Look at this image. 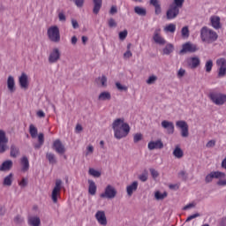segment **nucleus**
Returning <instances> with one entry per match:
<instances>
[{"label": "nucleus", "instance_id": "nucleus-58", "mask_svg": "<svg viewBox=\"0 0 226 226\" xmlns=\"http://www.w3.org/2000/svg\"><path fill=\"white\" fill-rule=\"evenodd\" d=\"M60 22H66V16L63 12L58 13Z\"/></svg>", "mask_w": 226, "mask_h": 226}, {"label": "nucleus", "instance_id": "nucleus-12", "mask_svg": "<svg viewBox=\"0 0 226 226\" xmlns=\"http://www.w3.org/2000/svg\"><path fill=\"white\" fill-rule=\"evenodd\" d=\"M95 219L99 225L102 226H107V215H105V211L103 210H99L95 213Z\"/></svg>", "mask_w": 226, "mask_h": 226}, {"label": "nucleus", "instance_id": "nucleus-27", "mask_svg": "<svg viewBox=\"0 0 226 226\" xmlns=\"http://www.w3.org/2000/svg\"><path fill=\"white\" fill-rule=\"evenodd\" d=\"M111 99H112V94H110V92H109V91L102 92L98 96V100L100 102H107Z\"/></svg>", "mask_w": 226, "mask_h": 226}, {"label": "nucleus", "instance_id": "nucleus-50", "mask_svg": "<svg viewBox=\"0 0 226 226\" xmlns=\"http://www.w3.org/2000/svg\"><path fill=\"white\" fill-rule=\"evenodd\" d=\"M140 140H142V133L139 132V133L134 134V136H133L134 144L140 142Z\"/></svg>", "mask_w": 226, "mask_h": 226}, {"label": "nucleus", "instance_id": "nucleus-24", "mask_svg": "<svg viewBox=\"0 0 226 226\" xmlns=\"http://www.w3.org/2000/svg\"><path fill=\"white\" fill-rule=\"evenodd\" d=\"M20 165H21V172L26 173L29 170V159L27 157L23 156L20 159Z\"/></svg>", "mask_w": 226, "mask_h": 226}, {"label": "nucleus", "instance_id": "nucleus-39", "mask_svg": "<svg viewBox=\"0 0 226 226\" xmlns=\"http://www.w3.org/2000/svg\"><path fill=\"white\" fill-rule=\"evenodd\" d=\"M38 140H39V144L34 145L35 149H40L43 142H45V138L43 136V133H40L38 135Z\"/></svg>", "mask_w": 226, "mask_h": 226}, {"label": "nucleus", "instance_id": "nucleus-49", "mask_svg": "<svg viewBox=\"0 0 226 226\" xmlns=\"http://www.w3.org/2000/svg\"><path fill=\"white\" fill-rule=\"evenodd\" d=\"M18 183H19V186H20V188H26V186H27L28 180H27V178L23 177Z\"/></svg>", "mask_w": 226, "mask_h": 226}, {"label": "nucleus", "instance_id": "nucleus-38", "mask_svg": "<svg viewBox=\"0 0 226 226\" xmlns=\"http://www.w3.org/2000/svg\"><path fill=\"white\" fill-rule=\"evenodd\" d=\"M19 154H20V152L19 150V147L12 145L11 147V158H17V156H19Z\"/></svg>", "mask_w": 226, "mask_h": 226}, {"label": "nucleus", "instance_id": "nucleus-9", "mask_svg": "<svg viewBox=\"0 0 226 226\" xmlns=\"http://www.w3.org/2000/svg\"><path fill=\"white\" fill-rule=\"evenodd\" d=\"M226 175L222 171H213L210 174L207 175L205 181L206 183H211L213 179H225Z\"/></svg>", "mask_w": 226, "mask_h": 226}, {"label": "nucleus", "instance_id": "nucleus-13", "mask_svg": "<svg viewBox=\"0 0 226 226\" xmlns=\"http://www.w3.org/2000/svg\"><path fill=\"white\" fill-rule=\"evenodd\" d=\"M162 128H163L164 130H166V133H168V135H172L174 134L175 132V128H174V123L169 120H163L161 123Z\"/></svg>", "mask_w": 226, "mask_h": 226}, {"label": "nucleus", "instance_id": "nucleus-55", "mask_svg": "<svg viewBox=\"0 0 226 226\" xmlns=\"http://www.w3.org/2000/svg\"><path fill=\"white\" fill-rule=\"evenodd\" d=\"M199 216H200V214L199 213L192 215L189 217H187L186 222H192V220H195V218H199Z\"/></svg>", "mask_w": 226, "mask_h": 226}, {"label": "nucleus", "instance_id": "nucleus-40", "mask_svg": "<svg viewBox=\"0 0 226 226\" xmlns=\"http://www.w3.org/2000/svg\"><path fill=\"white\" fill-rule=\"evenodd\" d=\"M165 33H176V25L173 23L169 24L164 27Z\"/></svg>", "mask_w": 226, "mask_h": 226}, {"label": "nucleus", "instance_id": "nucleus-5", "mask_svg": "<svg viewBox=\"0 0 226 226\" xmlns=\"http://www.w3.org/2000/svg\"><path fill=\"white\" fill-rule=\"evenodd\" d=\"M101 199H108V200H112L116 199L117 197V190L114 185H108L104 188V192L100 194Z\"/></svg>", "mask_w": 226, "mask_h": 226}, {"label": "nucleus", "instance_id": "nucleus-18", "mask_svg": "<svg viewBox=\"0 0 226 226\" xmlns=\"http://www.w3.org/2000/svg\"><path fill=\"white\" fill-rule=\"evenodd\" d=\"M160 28L155 29L153 36V40L157 45H165L167 43V41L162 35L160 34Z\"/></svg>", "mask_w": 226, "mask_h": 226}, {"label": "nucleus", "instance_id": "nucleus-8", "mask_svg": "<svg viewBox=\"0 0 226 226\" xmlns=\"http://www.w3.org/2000/svg\"><path fill=\"white\" fill-rule=\"evenodd\" d=\"M176 126L177 128H179V130H181V137H183L184 139H186V137L190 135V132L188 131V123H186V121L178 120L176 122Z\"/></svg>", "mask_w": 226, "mask_h": 226}, {"label": "nucleus", "instance_id": "nucleus-30", "mask_svg": "<svg viewBox=\"0 0 226 226\" xmlns=\"http://www.w3.org/2000/svg\"><path fill=\"white\" fill-rule=\"evenodd\" d=\"M134 13L139 17H146V15H147V10H146L144 7L136 6L134 7Z\"/></svg>", "mask_w": 226, "mask_h": 226}, {"label": "nucleus", "instance_id": "nucleus-32", "mask_svg": "<svg viewBox=\"0 0 226 226\" xmlns=\"http://www.w3.org/2000/svg\"><path fill=\"white\" fill-rule=\"evenodd\" d=\"M88 193L96 195V184L93 180H88Z\"/></svg>", "mask_w": 226, "mask_h": 226}, {"label": "nucleus", "instance_id": "nucleus-52", "mask_svg": "<svg viewBox=\"0 0 226 226\" xmlns=\"http://www.w3.org/2000/svg\"><path fill=\"white\" fill-rule=\"evenodd\" d=\"M93 153H94V147H93V145L87 147L86 156H89V154H93Z\"/></svg>", "mask_w": 226, "mask_h": 226}, {"label": "nucleus", "instance_id": "nucleus-23", "mask_svg": "<svg viewBox=\"0 0 226 226\" xmlns=\"http://www.w3.org/2000/svg\"><path fill=\"white\" fill-rule=\"evenodd\" d=\"M7 88L9 89L10 93H15L17 90L15 87V78H13V76H9L7 78Z\"/></svg>", "mask_w": 226, "mask_h": 226}, {"label": "nucleus", "instance_id": "nucleus-29", "mask_svg": "<svg viewBox=\"0 0 226 226\" xmlns=\"http://www.w3.org/2000/svg\"><path fill=\"white\" fill-rule=\"evenodd\" d=\"M173 156H175V158H177L178 160L185 156V153L179 146H176L175 149L173 150Z\"/></svg>", "mask_w": 226, "mask_h": 226}, {"label": "nucleus", "instance_id": "nucleus-59", "mask_svg": "<svg viewBox=\"0 0 226 226\" xmlns=\"http://www.w3.org/2000/svg\"><path fill=\"white\" fill-rule=\"evenodd\" d=\"M217 182L218 186H226V179L225 178H218Z\"/></svg>", "mask_w": 226, "mask_h": 226}, {"label": "nucleus", "instance_id": "nucleus-64", "mask_svg": "<svg viewBox=\"0 0 226 226\" xmlns=\"http://www.w3.org/2000/svg\"><path fill=\"white\" fill-rule=\"evenodd\" d=\"M219 226H226V216L221 219Z\"/></svg>", "mask_w": 226, "mask_h": 226}, {"label": "nucleus", "instance_id": "nucleus-53", "mask_svg": "<svg viewBox=\"0 0 226 226\" xmlns=\"http://www.w3.org/2000/svg\"><path fill=\"white\" fill-rule=\"evenodd\" d=\"M84 3H86V0H74V4L77 8H83Z\"/></svg>", "mask_w": 226, "mask_h": 226}, {"label": "nucleus", "instance_id": "nucleus-41", "mask_svg": "<svg viewBox=\"0 0 226 226\" xmlns=\"http://www.w3.org/2000/svg\"><path fill=\"white\" fill-rule=\"evenodd\" d=\"M213 70V60H207L205 64V71L207 73H211Z\"/></svg>", "mask_w": 226, "mask_h": 226}, {"label": "nucleus", "instance_id": "nucleus-54", "mask_svg": "<svg viewBox=\"0 0 226 226\" xmlns=\"http://www.w3.org/2000/svg\"><path fill=\"white\" fill-rule=\"evenodd\" d=\"M150 174L154 179H156L160 176V173L154 169H150Z\"/></svg>", "mask_w": 226, "mask_h": 226}, {"label": "nucleus", "instance_id": "nucleus-14", "mask_svg": "<svg viewBox=\"0 0 226 226\" xmlns=\"http://www.w3.org/2000/svg\"><path fill=\"white\" fill-rule=\"evenodd\" d=\"M187 52H197V45L192 44V42H186L183 44L182 49L180 50V54H187Z\"/></svg>", "mask_w": 226, "mask_h": 226}, {"label": "nucleus", "instance_id": "nucleus-19", "mask_svg": "<svg viewBox=\"0 0 226 226\" xmlns=\"http://www.w3.org/2000/svg\"><path fill=\"white\" fill-rule=\"evenodd\" d=\"M187 64L189 68L194 70L195 68H198V66H200V58H199V56L189 57L187 58Z\"/></svg>", "mask_w": 226, "mask_h": 226}, {"label": "nucleus", "instance_id": "nucleus-35", "mask_svg": "<svg viewBox=\"0 0 226 226\" xmlns=\"http://www.w3.org/2000/svg\"><path fill=\"white\" fill-rule=\"evenodd\" d=\"M12 183H13V173H11L4 178V186H11Z\"/></svg>", "mask_w": 226, "mask_h": 226}, {"label": "nucleus", "instance_id": "nucleus-16", "mask_svg": "<svg viewBox=\"0 0 226 226\" xmlns=\"http://www.w3.org/2000/svg\"><path fill=\"white\" fill-rule=\"evenodd\" d=\"M19 84L21 89H27V87H29V79L27 74H26L25 72L21 73L19 78Z\"/></svg>", "mask_w": 226, "mask_h": 226}, {"label": "nucleus", "instance_id": "nucleus-22", "mask_svg": "<svg viewBox=\"0 0 226 226\" xmlns=\"http://www.w3.org/2000/svg\"><path fill=\"white\" fill-rule=\"evenodd\" d=\"M221 19L219 16H211L210 17V22H211V26L212 27H214V29H221L222 28V23L220 22Z\"/></svg>", "mask_w": 226, "mask_h": 226}, {"label": "nucleus", "instance_id": "nucleus-31", "mask_svg": "<svg viewBox=\"0 0 226 226\" xmlns=\"http://www.w3.org/2000/svg\"><path fill=\"white\" fill-rule=\"evenodd\" d=\"M150 4L155 8V15H160V13H162V6L158 0H150Z\"/></svg>", "mask_w": 226, "mask_h": 226}, {"label": "nucleus", "instance_id": "nucleus-20", "mask_svg": "<svg viewBox=\"0 0 226 226\" xmlns=\"http://www.w3.org/2000/svg\"><path fill=\"white\" fill-rule=\"evenodd\" d=\"M147 147L150 151H153L154 149H163V141H162V139L150 141L148 142Z\"/></svg>", "mask_w": 226, "mask_h": 226}, {"label": "nucleus", "instance_id": "nucleus-57", "mask_svg": "<svg viewBox=\"0 0 226 226\" xmlns=\"http://www.w3.org/2000/svg\"><path fill=\"white\" fill-rule=\"evenodd\" d=\"M108 24L109 27H116V26H117V23H116V20H114V19H109Z\"/></svg>", "mask_w": 226, "mask_h": 226}, {"label": "nucleus", "instance_id": "nucleus-11", "mask_svg": "<svg viewBox=\"0 0 226 226\" xmlns=\"http://www.w3.org/2000/svg\"><path fill=\"white\" fill-rule=\"evenodd\" d=\"M61 59V51L59 48H54L49 56V63H57Z\"/></svg>", "mask_w": 226, "mask_h": 226}, {"label": "nucleus", "instance_id": "nucleus-47", "mask_svg": "<svg viewBox=\"0 0 226 226\" xmlns=\"http://www.w3.org/2000/svg\"><path fill=\"white\" fill-rule=\"evenodd\" d=\"M126 36H128V30H124L118 34V38L122 41L126 40Z\"/></svg>", "mask_w": 226, "mask_h": 226}, {"label": "nucleus", "instance_id": "nucleus-44", "mask_svg": "<svg viewBox=\"0 0 226 226\" xmlns=\"http://www.w3.org/2000/svg\"><path fill=\"white\" fill-rule=\"evenodd\" d=\"M156 80H158V76L156 75H151L148 77V79H147V84H148V86H151L153 84H154L156 82Z\"/></svg>", "mask_w": 226, "mask_h": 226}, {"label": "nucleus", "instance_id": "nucleus-21", "mask_svg": "<svg viewBox=\"0 0 226 226\" xmlns=\"http://www.w3.org/2000/svg\"><path fill=\"white\" fill-rule=\"evenodd\" d=\"M139 188V182L133 181L132 184L126 186V193L128 197H132L133 193H135V191Z\"/></svg>", "mask_w": 226, "mask_h": 226}, {"label": "nucleus", "instance_id": "nucleus-10", "mask_svg": "<svg viewBox=\"0 0 226 226\" xmlns=\"http://www.w3.org/2000/svg\"><path fill=\"white\" fill-rule=\"evenodd\" d=\"M8 149V137L6 132L0 130V153H4Z\"/></svg>", "mask_w": 226, "mask_h": 226}, {"label": "nucleus", "instance_id": "nucleus-17", "mask_svg": "<svg viewBox=\"0 0 226 226\" xmlns=\"http://www.w3.org/2000/svg\"><path fill=\"white\" fill-rule=\"evenodd\" d=\"M53 148L58 154H64L66 152V148H64V145H63L60 139H56L53 142Z\"/></svg>", "mask_w": 226, "mask_h": 226}, {"label": "nucleus", "instance_id": "nucleus-45", "mask_svg": "<svg viewBox=\"0 0 226 226\" xmlns=\"http://www.w3.org/2000/svg\"><path fill=\"white\" fill-rule=\"evenodd\" d=\"M182 37L184 38H189L190 37V29L188 26H184L181 30Z\"/></svg>", "mask_w": 226, "mask_h": 226}, {"label": "nucleus", "instance_id": "nucleus-28", "mask_svg": "<svg viewBox=\"0 0 226 226\" xmlns=\"http://www.w3.org/2000/svg\"><path fill=\"white\" fill-rule=\"evenodd\" d=\"M11 167H13V162H11L10 160L5 161L2 163V165H0V171L4 172L6 170H10V169H11Z\"/></svg>", "mask_w": 226, "mask_h": 226}, {"label": "nucleus", "instance_id": "nucleus-6", "mask_svg": "<svg viewBox=\"0 0 226 226\" xmlns=\"http://www.w3.org/2000/svg\"><path fill=\"white\" fill-rule=\"evenodd\" d=\"M62 188H63V181H61V179H56L51 193V199L54 204H57V197H59V193H61Z\"/></svg>", "mask_w": 226, "mask_h": 226}, {"label": "nucleus", "instance_id": "nucleus-2", "mask_svg": "<svg viewBox=\"0 0 226 226\" xmlns=\"http://www.w3.org/2000/svg\"><path fill=\"white\" fill-rule=\"evenodd\" d=\"M200 38L204 43H213L218 40V34L207 26L200 29Z\"/></svg>", "mask_w": 226, "mask_h": 226}, {"label": "nucleus", "instance_id": "nucleus-4", "mask_svg": "<svg viewBox=\"0 0 226 226\" xmlns=\"http://www.w3.org/2000/svg\"><path fill=\"white\" fill-rule=\"evenodd\" d=\"M208 98L211 100L212 103L215 105H225L226 94L220 92H210Z\"/></svg>", "mask_w": 226, "mask_h": 226}, {"label": "nucleus", "instance_id": "nucleus-51", "mask_svg": "<svg viewBox=\"0 0 226 226\" xmlns=\"http://www.w3.org/2000/svg\"><path fill=\"white\" fill-rule=\"evenodd\" d=\"M116 87L118 91H128V87L122 85L119 82L116 83Z\"/></svg>", "mask_w": 226, "mask_h": 226}, {"label": "nucleus", "instance_id": "nucleus-56", "mask_svg": "<svg viewBox=\"0 0 226 226\" xmlns=\"http://www.w3.org/2000/svg\"><path fill=\"white\" fill-rule=\"evenodd\" d=\"M139 181H142V183H146L147 181V174L144 173L139 176Z\"/></svg>", "mask_w": 226, "mask_h": 226}, {"label": "nucleus", "instance_id": "nucleus-46", "mask_svg": "<svg viewBox=\"0 0 226 226\" xmlns=\"http://www.w3.org/2000/svg\"><path fill=\"white\" fill-rule=\"evenodd\" d=\"M98 80H99L102 87H107V76L102 75V77L98 78Z\"/></svg>", "mask_w": 226, "mask_h": 226}, {"label": "nucleus", "instance_id": "nucleus-60", "mask_svg": "<svg viewBox=\"0 0 226 226\" xmlns=\"http://www.w3.org/2000/svg\"><path fill=\"white\" fill-rule=\"evenodd\" d=\"M207 147H215V146H216V141L214 140V139H211L209 140L207 143Z\"/></svg>", "mask_w": 226, "mask_h": 226}, {"label": "nucleus", "instance_id": "nucleus-25", "mask_svg": "<svg viewBox=\"0 0 226 226\" xmlns=\"http://www.w3.org/2000/svg\"><path fill=\"white\" fill-rule=\"evenodd\" d=\"M93 13H94V15H98V13H100V10H102V4H103V0H93Z\"/></svg>", "mask_w": 226, "mask_h": 226}, {"label": "nucleus", "instance_id": "nucleus-3", "mask_svg": "<svg viewBox=\"0 0 226 226\" xmlns=\"http://www.w3.org/2000/svg\"><path fill=\"white\" fill-rule=\"evenodd\" d=\"M48 38L53 43H59L61 41V33L59 32V26H52L48 28L47 31Z\"/></svg>", "mask_w": 226, "mask_h": 226}, {"label": "nucleus", "instance_id": "nucleus-63", "mask_svg": "<svg viewBox=\"0 0 226 226\" xmlns=\"http://www.w3.org/2000/svg\"><path fill=\"white\" fill-rule=\"evenodd\" d=\"M14 222L15 223H22V222H24V218H22L20 215H17L14 218Z\"/></svg>", "mask_w": 226, "mask_h": 226}, {"label": "nucleus", "instance_id": "nucleus-7", "mask_svg": "<svg viewBox=\"0 0 226 226\" xmlns=\"http://www.w3.org/2000/svg\"><path fill=\"white\" fill-rule=\"evenodd\" d=\"M219 79H223L226 75V59L224 57L216 60Z\"/></svg>", "mask_w": 226, "mask_h": 226}, {"label": "nucleus", "instance_id": "nucleus-48", "mask_svg": "<svg viewBox=\"0 0 226 226\" xmlns=\"http://www.w3.org/2000/svg\"><path fill=\"white\" fill-rule=\"evenodd\" d=\"M186 75V70L180 68L177 72V79H183Z\"/></svg>", "mask_w": 226, "mask_h": 226}, {"label": "nucleus", "instance_id": "nucleus-37", "mask_svg": "<svg viewBox=\"0 0 226 226\" xmlns=\"http://www.w3.org/2000/svg\"><path fill=\"white\" fill-rule=\"evenodd\" d=\"M183 4H185V0H173V4H170L173 8H183Z\"/></svg>", "mask_w": 226, "mask_h": 226}, {"label": "nucleus", "instance_id": "nucleus-36", "mask_svg": "<svg viewBox=\"0 0 226 226\" xmlns=\"http://www.w3.org/2000/svg\"><path fill=\"white\" fill-rule=\"evenodd\" d=\"M29 133L32 137V139H36L38 135V129L34 124H30L29 126Z\"/></svg>", "mask_w": 226, "mask_h": 226}, {"label": "nucleus", "instance_id": "nucleus-15", "mask_svg": "<svg viewBox=\"0 0 226 226\" xmlns=\"http://www.w3.org/2000/svg\"><path fill=\"white\" fill-rule=\"evenodd\" d=\"M179 15V9L177 7H172V5H170V9L166 12V17L168 20H174L176 17Z\"/></svg>", "mask_w": 226, "mask_h": 226}, {"label": "nucleus", "instance_id": "nucleus-26", "mask_svg": "<svg viewBox=\"0 0 226 226\" xmlns=\"http://www.w3.org/2000/svg\"><path fill=\"white\" fill-rule=\"evenodd\" d=\"M28 225L29 226H40V225H41V220L38 216H30V217H28Z\"/></svg>", "mask_w": 226, "mask_h": 226}, {"label": "nucleus", "instance_id": "nucleus-1", "mask_svg": "<svg viewBox=\"0 0 226 226\" xmlns=\"http://www.w3.org/2000/svg\"><path fill=\"white\" fill-rule=\"evenodd\" d=\"M112 130L115 139L121 140V139H126L130 135L132 128L128 123L124 122V118H117L112 123Z\"/></svg>", "mask_w": 226, "mask_h": 226}, {"label": "nucleus", "instance_id": "nucleus-42", "mask_svg": "<svg viewBox=\"0 0 226 226\" xmlns=\"http://www.w3.org/2000/svg\"><path fill=\"white\" fill-rule=\"evenodd\" d=\"M88 174L90 176H93V177H100V176H102V172L93 169V168H90L89 170H88Z\"/></svg>", "mask_w": 226, "mask_h": 226}, {"label": "nucleus", "instance_id": "nucleus-61", "mask_svg": "<svg viewBox=\"0 0 226 226\" xmlns=\"http://www.w3.org/2000/svg\"><path fill=\"white\" fill-rule=\"evenodd\" d=\"M192 207H195V203H189L183 209L184 211H187V209H192Z\"/></svg>", "mask_w": 226, "mask_h": 226}, {"label": "nucleus", "instance_id": "nucleus-43", "mask_svg": "<svg viewBox=\"0 0 226 226\" xmlns=\"http://www.w3.org/2000/svg\"><path fill=\"white\" fill-rule=\"evenodd\" d=\"M165 197H167V192H160V191L155 192L154 193V198L156 199V200H163V199H165Z\"/></svg>", "mask_w": 226, "mask_h": 226}, {"label": "nucleus", "instance_id": "nucleus-34", "mask_svg": "<svg viewBox=\"0 0 226 226\" xmlns=\"http://www.w3.org/2000/svg\"><path fill=\"white\" fill-rule=\"evenodd\" d=\"M46 158L51 165H56V163H57V159L56 158V154L52 153H47Z\"/></svg>", "mask_w": 226, "mask_h": 226}, {"label": "nucleus", "instance_id": "nucleus-62", "mask_svg": "<svg viewBox=\"0 0 226 226\" xmlns=\"http://www.w3.org/2000/svg\"><path fill=\"white\" fill-rule=\"evenodd\" d=\"M110 15H115V13H117V6L112 5L109 10Z\"/></svg>", "mask_w": 226, "mask_h": 226}, {"label": "nucleus", "instance_id": "nucleus-33", "mask_svg": "<svg viewBox=\"0 0 226 226\" xmlns=\"http://www.w3.org/2000/svg\"><path fill=\"white\" fill-rule=\"evenodd\" d=\"M174 52V45L168 43L162 49L163 56H169Z\"/></svg>", "mask_w": 226, "mask_h": 226}]
</instances>
